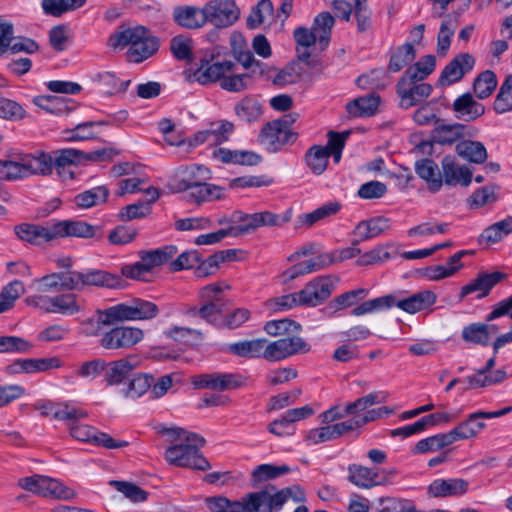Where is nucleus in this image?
Masks as SVG:
<instances>
[{"mask_svg": "<svg viewBox=\"0 0 512 512\" xmlns=\"http://www.w3.org/2000/svg\"><path fill=\"white\" fill-rule=\"evenodd\" d=\"M159 309L153 302L140 298L130 303H119L105 309H96L94 314L80 322V333L86 337H103L107 327L116 323L148 320L157 316Z\"/></svg>", "mask_w": 512, "mask_h": 512, "instance_id": "1", "label": "nucleus"}, {"mask_svg": "<svg viewBox=\"0 0 512 512\" xmlns=\"http://www.w3.org/2000/svg\"><path fill=\"white\" fill-rule=\"evenodd\" d=\"M264 492H250L240 500H230L218 495L205 499V505L210 512H265L262 508L266 504Z\"/></svg>", "mask_w": 512, "mask_h": 512, "instance_id": "2", "label": "nucleus"}, {"mask_svg": "<svg viewBox=\"0 0 512 512\" xmlns=\"http://www.w3.org/2000/svg\"><path fill=\"white\" fill-rule=\"evenodd\" d=\"M177 253V247L167 245L154 250L139 251L140 261L122 267L121 274L127 278L141 280L145 273L167 263Z\"/></svg>", "mask_w": 512, "mask_h": 512, "instance_id": "3", "label": "nucleus"}, {"mask_svg": "<svg viewBox=\"0 0 512 512\" xmlns=\"http://www.w3.org/2000/svg\"><path fill=\"white\" fill-rule=\"evenodd\" d=\"M144 339V331L138 327L118 325L107 327L98 345L107 351H125L133 348Z\"/></svg>", "mask_w": 512, "mask_h": 512, "instance_id": "4", "label": "nucleus"}, {"mask_svg": "<svg viewBox=\"0 0 512 512\" xmlns=\"http://www.w3.org/2000/svg\"><path fill=\"white\" fill-rule=\"evenodd\" d=\"M290 119H277L268 122L263 126L259 134V142L269 152H277L288 143H293L297 139V133L289 129V125L294 122Z\"/></svg>", "mask_w": 512, "mask_h": 512, "instance_id": "5", "label": "nucleus"}, {"mask_svg": "<svg viewBox=\"0 0 512 512\" xmlns=\"http://www.w3.org/2000/svg\"><path fill=\"white\" fill-rule=\"evenodd\" d=\"M19 486L29 492L42 497H51L62 500H69L75 496V492L57 481L44 475H33L19 480Z\"/></svg>", "mask_w": 512, "mask_h": 512, "instance_id": "6", "label": "nucleus"}, {"mask_svg": "<svg viewBox=\"0 0 512 512\" xmlns=\"http://www.w3.org/2000/svg\"><path fill=\"white\" fill-rule=\"evenodd\" d=\"M309 351L310 345L299 336L282 337L274 341L265 338L263 359L268 362H278Z\"/></svg>", "mask_w": 512, "mask_h": 512, "instance_id": "7", "label": "nucleus"}, {"mask_svg": "<svg viewBox=\"0 0 512 512\" xmlns=\"http://www.w3.org/2000/svg\"><path fill=\"white\" fill-rule=\"evenodd\" d=\"M338 281L339 278L331 275L318 276L309 281L299 291L301 305L315 307L322 304L330 297Z\"/></svg>", "mask_w": 512, "mask_h": 512, "instance_id": "8", "label": "nucleus"}, {"mask_svg": "<svg viewBox=\"0 0 512 512\" xmlns=\"http://www.w3.org/2000/svg\"><path fill=\"white\" fill-rule=\"evenodd\" d=\"M165 459L173 465L192 468L201 471L208 470L210 463L202 456L196 447L186 446L183 443L170 446L165 451Z\"/></svg>", "mask_w": 512, "mask_h": 512, "instance_id": "9", "label": "nucleus"}, {"mask_svg": "<svg viewBox=\"0 0 512 512\" xmlns=\"http://www.w3.org/2000/svg\"><path fill=\"white\" fill-rule=\"evenodd\" d=\"M207 22L218 28H226L234 24L240 11L233 0H210L203 6Z\"/></svg>", "mask_w": 512, "mask_h": 512, "instance_id": "10", "label": "nucleus"}, {"mask_svg": "<svg viewBox=\"0 0 512 512\" xmlns=\"http://www.w3.org/2000/svg\"><path fill=\"white\" fill-rule=\"evenodd\" d=\"M246 380L239 373L213 372L195 376L192 383L200 389L227 391L246 386Z\"/></svg>", "mask_w": 512, "mask_h": 512, "instance_id": "11", "label": "nucleus"}, {"mask_svg": "<svg viewBox=\"0 0 512 512\" xmlns=\"http://www.w3.org/2000/svg\"><path fill=\"white\" fill-rule=\"evenodd\" d=\"M432 90V86L428 83L416 84V82H410V78L402 76L396 86V93L400 98L399 106L402 109L416 106L428 98Z\"/></svg>", "mask_w": 512, "mask_h": 512, "instance_id": "12", "label": "nucleus"}, {"mask_svg": "<svg viewBox=\"0 0 512 512\" xmlns=\"http://www.w3.org/2000/svg\"><path fill=\"white\" fill-rule=\"evenodd\" d=\"M389 309L396 306L402 311L415 314L432 306L436 302V294L431 290H422L408 297L400 298L397 294H388Z\"/></svg>", "mask_w": 512, "mask_h": 512, "instance_id": "13", "label": "nucleus"}, {"mask_svg": "<svg viewBox=\"0 0 512 512\" xmlns=\"http://www.w3.org/2000/svg\"><path fill=\"white\" fill-rule=\"evenodd\" d=\"M61 366L62 361L56 356L48 358H25L16 359L11 364L7 365L5 372L9 375L21 373L32 374L58 369Z\"/></svg>", "mask_w": 512, "mask_h": 512, "instance_id": "14", "label": "nucleus"}, {"mask_svg": "<svg viewBox=\"0 0 512 512\" xmlns=\"http://www.w3.org/2000/svg\"><path fill=\"white\" fill-rule=\"evenodd\" d=\"M266 495V504L262 508L265 512H278L282 509L285 502L292 498L296 502L305 500V492L300 486L287 487L278 490L276 487L268 485L264 489L259 490Z\"/></svg>", "mask_w": 512, "mask_h": 512, "instance_id": "15", "label": "nucleus"}, {"mask_svg": "<svg viewBox=\"0 0 512 512\" xmlns=\"http://www.w3.org/2000/svg\"><path fill=\"white\" fill-rule=\"evenodd\" d=\"M139 366L136 355H128L118 360L106 363L104 381L107 386L120 385L129 379V376Z\"/></svg>", "mask_w": 512, "mask_h": 512, "instance_id": "16", "label": "nucleus"}, {"mask_svg": "<svg viewBox=\"0 0 512 512\" xmlns=\"http://www.w3.org/2000/svg\"><path fill=\"white\" fill-rule=\"evenodd\" d=\"M76 277L79 279L80 291H82L86 286L117 289L124 287L125 283L121 275L112 274L101 269L79 271V273L76 274Z\"/></svg>", "mask_w": 512, "mask_h": 512, "instance_id": "17", "label": "nucleus"}, {"mask_svg": "<svg viewBox=\"0 0 512 512\" xmlns=\"http://www.w3.org/2000/svg\"><path fill=\"white\" fill-rule=\"evenodd\" d=\"M474 64L475 59L471 54H458L442 70L438 80L439 84L451 85L460 81L466 73L473 69Z\"/></svg>", "mask_w": 512, "mask_h": 512, "instance_id": "18", "label": "nucleus"}, {"mask_svg": "<svg viewBox=\"0 0 512 512\" xmlns=\"http://www.w3.org/2000/svg\"><path fill=\"white\" fill-rule=\"evenodd\" d=\"M235 64L231 61L209 63L205 61L191 75L192 79L201 85L222 81L225 74L234 71Z\"/></svg>", "mask_w": 512, "mask_h": 512, "instance_id": "19", "label": "nucleus"}, {"mask_svg": "<svg viewBox=\"0 0 512 512\" xmlns=\"http://www.w3.org/2000/svg\"><path fill=\"white\" fill-rule=\"evenodd\" d=\"M14 233L19 240L34 246H40L43 243L55 239L53 224L51 226H43L32 223H21L14 226Z\"/></svg>", "mask_w": 512, "mask_h": 512, "instance_id": "20", "label": "nucleus"}, {"mask_svg": "<svg viewBox=\"0 0 512 512\" xmlns=\"http://www.w3.org/2000/svg\"><path fill=\"white\" fill-rule=\"evenodd\" d=\"M208 174V168L203 165L191 164L180 167L177 170V191L192 192L203 181H206L209 178Z\"/></svg>", "mask_w": 512, "mask_h": 512, "instance_id": "21", "label": "nucleus"}, {"mask_svg": "<svg viewBox=\"0 0 512 512\" xmlns=\"http://www.w3.org/2000/svg\"><path fill=\"white\" fill-rule=\"evenodd\" d=\"M469 482L462 478L435 479L427 488L434 498L459 497L467 493Z\"/></svg>", "mask_w": 512, "mask_h": 512, "instance_id": "22", "label": "nucleus"}, {"mask_svg": "<svg viewBox=\"0 0 512 512\" xmlns=\"http://www.w3.org/2000/svg\"><path fill=\"white\" fill-rule=\"evenodd\" d=\"M150 31L144 26H135L129 28L119 27L114 33L108 38V46L114 50L123 49L127 46L135 47L141 40H145V37Z\"/></svg>", "mask_w": 512, "mask_h": 512, "instance_id": "23", "label": "nucleus"}, {"mask_svg": "<svg viewBox=\"0 0 512 512\" xmlns=\"http://www.w3.org/2000/svg\"><path fill=\"white\" fill-rule=\"evenodd\" d=\"M97 227L82 220H62L53 224L54 237L93 238Z\"/></svg>", "mask_w": 512, "mask_h": 512, "instance_id": "24", "label": "nucleus"}, {"mask_svg": "<svg viewBox=\"0 0 512 512\" xmlns=\"http://www.w3.org/2000/svg\"><path fill=\"white\" fill-rule=\"evenodd\" d=\"M173 21L180 27L194 30L203 27L207 23V18L203 13V7L179 5L173 8Z\"/></svg>", "mask_w": 512, "mask_h": 512, "instance_id": "25", "label": "nucleus"}, {"mask_svg": "<svg viewBox=\"0 0 512 512\" xmlns=\"http://www.w3.org/2000/svg\"><path fill=\"white\" fill-rule=\"evenodd\" d=\"M506 278L507 274L499 271L492 273H479L474 280L462 287L460 298H464L476 291L481 292L478 298L486 297L495 285Z\"/></svg>", "mask_w": 512, "mask_h": 512, "instance_id": "26", "label": "nucleus"}, {"mask_svg": "<svg viewBox=\"0 0 512 512\" xmlns=\"http://www.w3.org/2000/svg\"><path fill=\"white\" fill-rule=\"evenodd\" d=\"M443 183L448 186L461 185L467 187L472 181V172L466 166H458L451 156L442 159Z\"/></svg>", "mask_w": 512, "mask_h": 512, "instance_id": "27", "label": "nucleus"}, {"mask_svg": "<svg viewBox=\"0 0 512 512\" xmlns=\"http://www.w3.org/2000/svg\"><path fill=\"white\" fill-rule=\"evenodd\" d=\"M146 195L149 197L146 201H138L123 207L119 213L120 220L131 221L149 215L151 213V204L158 200L160 193L158 189L150 187L146 190Z\"/></svg>", "mask_w": 512, "mask_h": 512, "instance_id": "28", "label": "nucleus"}, {"mask_svg": "<svg viewBox=\"0 0 512 512\" xmlns=\"http://www.w3.org/2000/svg\"><path fill=\"white\" fill-rule=\"evenodd\" d=\"M467 126L460 123L444 124L440 123L431 131L432 140L440 145H452L460 142L467 133Z\"/></svg>", "mask_w": 512, "mask_h": 512, "instance_id": "29", "label": "nucleus"}, {"mask_svg": "<svg viewBox=\"0 0 512 512\" xmlns=\"http://www.w3.org/2000/svg\"><path fill=\"white\" fill-rule=\"evenodd\" d=\"M452 107L456 112V117L465 121H473L485 112V107L475 101L470 93L459 96L453 102Z\"/></svg>", "mask_w": 512, "mask_h": 512, "instance_id": "30", "label": "nucleus"}, {"mask_svg": "<svg viewBox=\"0 0 512 512\" xmlns=\"http://www.w3.org/2000/svg\"><path fill=\"white\" fill-rule=\"evenodd\" d=\"M391 228L389 218L378 216L369 220L360 221L353 233L359 236L360 241L368 240L388 231Z\"/></svg>", "mask_w": 512, "mask_h": 512, "instance_id": "31", "label": "nucleus"}, {"mask_svg": "<svg viewBox=\"0 0 512 512\" xmlns=\"http://www.w3.org/2000/svg\"><path fill=\"white\" fill-rule=\"evenodd\" d=\"M417 175L425 180L431 192H437L443 185L442 176L438 165L429 158L421 159L415 163Z\"/></svg>", "mask_w": 512, "mask_h": 512, "instance_id": "32", "label": "nucleus"}, {"mask_svg": "<svg viewBox=\"0 0 512 512\" xmlns=\"http://www.w3.org/2000/svg\"><path fill=\"white\" fill-rule=\"evenodd\" d=\"M293 37L296 42L298 60L306 65H311L309 62V57H311L309 48L318 42L317 32H314L312 28L298 27L294 30Z\"/></svg>", "mask_w": 512, "mask_h": 512, "instance_id": "33", "label": "nucleus"}, {"mask_svg": "<svg viewBox=\"0 0 512 512\" xmlns=\"http://www.w3.org/2000/svg\"><path fill=\"white\" fill-rule=\"evenodd\" d=\"M43 416H52L54 419L63 421L75 419L77 417H88V412L68 404L48 402L41 406Z\"/></svg>", "mask_w": 512, "mask_h": 512, "instance_id": "34", "label": "nucleus"}, {"mask_svg": "<svg viewBox=\"0 0 512 512\" xmlns=\"http://www.w3.org/2000/svg\"><path fill=\"white\" fill-rule=\"evenodd\" d=\"M379 103L380 96L372 93L348 102L346 110L353 117H369L376 113Z\"/></svg>", "mask_w": 512, "mask_h": 512, "instance_id": "35", "label": "nucleus"}, {"mask_svg": "<svg viewBox=\"0 0 512 512\" xmlns=\"http://www.w3.org/2000/svg\"><path fill=\"white\" fill-rule=\"evenodd\" d=\"M109 125H112V121L110 120L86 121L76 125L72 129L64 130L63 134L65 135V140L69 142L97 139L98 137L94 132V128Z\"/></svg>", "mask_w": 512, "mask_h": 512, "instance_id": "36", "label": "nucleus"}, {"mask_svg": "<svg viewBox=\"0 0 512 512\" xmlns=\"http://www.w3.org/2000/svg\"><path fill=\"white\" fill-rule=\"evenodd\" d=\"M348 472V480L361 488H371L384 483L383 480H378L379 474L376 471L362 465L351 464L348 466Z\"/></svg>", "mask_w": 512, "mask_h": 512, "instance_id": "37", "label": "nucleus"}, {"mask_svg": "<svg viewBox=\"0 0 512 512\" xmlns=\"http://www.w3.org/2000/svg\"><path fill=\"white\" fill-rule=\"evenodd\" d=\"M225 189L221 186L203 181L192 192H188L187 201L201 205L204 202L221 200L225 197Z\"/></svg>", "mask_w": 512, "mask_h": 512, "instance_id": "38", "label": "nucleus"}, {"mask_svg": "<svg viewBox=\"0 0 512 512\" xmlns=\"http://www.w3.org/2000/svg\"><path fill=\"white\" fill-rule=\"evenodd\" d=\"M264 344L265 338L244 340L229 344L227 351L243 358H263Z\"/></svg>", "mask_w": 512, "mask_h": 512, "instance_id": "39", "label": "nucleus"}, {"mask_svg": "<svg viewBox=\"0 0 512 512\" xmlns=\"http://www.w3.org/2000/svg\"><path fill=\"white\" fill-rule=\"evenodd\" d=\"M53 157L45 152L38 151L24 160L26 173L35 175H50L53 170Z\"/></svg>", "mask_w": 512, "mask_h": 512, "instance_id": "40", "label": "nucleus"}, {"mask_svg": "<svg viewBox=\"0 0 512 512\" xmlns=\"http://www.w3.org/2000/svg\"><path fill=\"white\" fill-rule=\"evenodd\" d=\"M456 153L465 160L481 164L487 159L485 146L478 141L463 140L457 143Z\"/></svg>", "mask_w": 512, "mask_h": 512, "instance_id": "41", "label": "nucleus"}, {"mask_svg": "<svg viewBox=\"0 0 512 512\" xmlns=\"http://www.w3.org/2000/svg\"><path fill=\"white\" fill-rule=\"evenodd\" d=\"M223 312V305L218 302H204L200 307H189L184 311V315L189 318H200L208 324H216L218 315Z\"/></svg>", "mask_w": 512, "mask_h": 512, "instance_id": "42", "label": "nucleus"}, {"mask_svg": "<svg viewBox=\"0 0 512 512\" xmlns=\"http://www.w3.org/2000/svg\"><path fill=\"white\" fill-rule=\"evenodd\" d=\"M329 157L330 152L328 148L314 145L307 150L304 160L314 174L321 175L327 168Z\"/></svg>", "mask_w": 512, "mask_h": 512, "instance_id": "43", "label": "nucleus"}, {"mask_svg": "<svg viewBox=\"0 0 512 512\" xmlns=\"http://www.w3.org/2000/svg\"><path fill=\"white\" fill-rule=\"evenodd\" d=\"M159 48V39L150 33L137 46L129 47L127 55L130 61L140 63L151 57Z\"/></svg>", "mask_w": 512, "mask_h": 512, "instance_id": "44", "label": "nucleus"}, {"mask_svg": "<svg viewBox=\"0 0 512 512\" xmlns=\"http://www.w3.org/2000/svg\"><path fill=\"white\" fill-rule=\"evenodd\" d=\"M108 196L109 189L106 186H97L77 194L74 202L79 208L88 209L105 203Z\"/></svg>", "mask_w": 512, "mask_h": 512, "instance_id": "45", "label": "nucleus"}, {"mask_svg": "<svg viewBox=\"0 0 512 512\" xmlns=\"http://www.w3.org/2000/svg\"><path fill=\"white\" fill-rule=\"evenodd\" d=\"M335 20L329 12L318 14L313 22L312 30L318 34V44L321 50H325L330 42L331 30Z\"/></svg>", "mask_w": 512, "mask_h": 512, "instance_id": "46", "label": "nucleus"}, {"mask_svg": "<svg viewBox=\"0 0 512 512\" xmlns=\"http://www.w3.org/2000/svg\"><path fill=\"white\" fill-rule=\"evenodd\" d=\"M341 209L339 202H328L318 207L310 213L301 214L298 216V222L307 227L313 226L315 223L322 221L330 216L337 214Z\"/></svg>", "mask_w": 512, "mask_h": 512, "instance_id": "47", "label": "nucleus"}, {"mask_svg": "<svg viewBox=\"0 0 512 512\" xmlns=\"http://www.w3.org/2000/svg\"><path fill=\"white\" fill-rule=\"evenodd\" d=\"M54 155V166L62 177H65L64 173L67 166L84 163V151L79 149H60L54 151Z\"/></svg>", "mask_w": 512, "mask_h": 512, "instance_id": "48", "label": "nucleus"}, {"mask_svg": "<svg viewBox=\"0 0 512 512\" xmlns=\"http://www.w3.org/2000/svg\"><path fill=\"white\" fill-rule=\"evenodd\" d=\"M436 67V57L425 55L414 65L407 68L403 76L410 78V82L422 81L428 77Z\"/></svg>", "mask_w": 512, "mask_h": 512, "instance_id": "49", "label": "nucleus"}, {"mask_svg": "<svg viewBox=\"0 0 512 512\" xmlns=\"http://www.w3.org/2000/svg\"><path fill=\"white\" fill-rule=\"evenodd\" d=\"M234 112L241 120L251 123L260 118L262 106L257 99L247 96L235 104Z\"/></svg>", "mask_w": 512, "mask_h": 512, "instance_id": "50", "label": "nucleus"}, {"mask_svg": "<svg viewBox=\"0 0 512 512\" xmlns=\"http://www.w3.org/2000/svg\"><path fill=\"white\" fill-rule=\"evenodd\" d=\"M82 310L75 294H60L51 297V313L74 315Z\"/></svg>", "mask_w": 512, "mask_h": 512, "instance_id": "51", "label": "nucleus"}, {"mask_svg": "<svg viewBox=\"0 0 512 512\" xmlns=\"http://www.w3.org/2000/svg\"><path fill=\"white\" fill-rule=\"evenodd\" d=\"M416 57V51L411 43H405L399 46L390 56L388 70L396 73L403 69L408 63Z\"/></svg>", "mask_w": 512, "mask_h": 512, "instance_id": "52", "label": "nucleus"}, {"mask_svg": "<svg viewBox=\"0 0 512 512\" xmlns=\"http://www.w3.org/2000/svg\"><path fill=\"white\" fill-rule=\"evenodd\" d=\"M511 233L512 216H507L505 219L488 226L481 234V238L485 239L487 244H495Z\"/></svg>", "mask_w": 512, "mask_h": 512, "instance_id": "53", "label": "nucleus"}, {"mask_svg": "<svg viewBox=\"0 0 512 512\" xmlns=\"http://www.w3.org/2000/svg\"><path fill=\"white\" fill-rule=\"evenodd\" d=\"M497 87V78L493 71L486 70L480 73L473 82V90L477 98L489 97Z\"/></svg>", "mask_w": 512, "mask_h": 512, "instance_id": "54", "label": "nucleus"}, {"mask_svg": "<svg viewBox=\"0 0 512 512\" xmlns=\"http://www.w3.org/2000/svg\"><path fill=\"white\" fill-rule=\"evenodd\" d=\"M25 292L24 285L19 280H14L4 286L0 292V314L14 306L15 301Z\"/></svg>", "mask_w": 512, "mask_h": 512, "instance_id": "55", "label": "nucleus"}, {"mask_svg": "<svg viewBox=\"0 0 512 512\" xmlns=\"http://www.w3.org/2000/svg\"><path fill=\"white\" fill-rule=\"evenodd\" d=\"M87 417H77L71 420H66L65 425L69 429L70 435L78 441L91 444L96 428L86 424H80L81 420Z\"/></svg>", "mask_w": 512, "mask_h": 512, "instance_id": "56", "label": "nucleus"}, {"mask_svg": "<svg viewBox=\"0 0 512 512\" xmlns=\"http://www.w3.org/2000/svg\"><path fill=\"white\" fill-rule=\"evenodd\" d=\"M34 345L18 336L0 335V353H29Z\"/></svg>", "mask_w": 512, "mask_h": 512, "instance_id": "57", "label": "nucleus"}, {"mask_svg": "<svg viewBox=\"0 0 512 512\" xmlns=\"http://www.w3.org/2000/svg\"><path fill=\"white\" fill-rule=\"evenodd\" d=\"M494 109L499 114L512 110V74L508 75L501 84L494 101Z\"/></svg>", "mask_w": 512, "mask_h": 512, "instance_id": "58", "label": "nucleus"}, {"mask_svg": "<svg viewBox=\"0 0 512 512\" xmlns=\"http://www.w3.org/2000/svg\"><path fill=\"white\" fill-rule=\"evenodd\" d=\"M94 81L98 82L107 94L115 92H124L130 84V80L120 82L116 75L112 72L104 71L95 75Z\"/></svg>", "mask_w": 512, "mask_h": 512, "instance_id": "59", "label": "nucleus"}, {"mask_svg": "<svg viewBox=\"0 0 512 512\" xmlns=\"http://www.w3.org/2000/svg\"><path fill=\"white\" fill-rule=\"evenodd\" d=\"M109 484L132 502L137 503L147 500L148 492L132 482L111 480Z\"/></svg>", "mask_w": 512, "mask_h": 512, "instance_id": "60", "label": "nucleus"}, {"mask_svg": "<svg viewBox=\"0 0 512 512\" xmlns=\"http://www.w3.org/2000/svg\"><path fill=\"white\" fill-rule=\"evenodd\" d=\"M211 144H222L229 140L234 131V124L227 120L212 122L208 128Z\"/></svg>", "mask_w": 512, "mask_h": 512, "instance_id": "61", "label": "nucleus"}, {"mask_svg": "<svg viewBox=\"0 0 512 512\" xmlns=\"http://www.w3.org/2000/svg\"><path fill=\"white\" fill-rule=\"evenodd\" d=\"M273 11L274 7L270 0H260L246 20L247 27L249 29L257 28L264 22L265 14L271 15Z\"/></svg>", "mask_w": 512, "mask_h": 512, "instance_id": "62", "label": "nucleus"}, {"mask_svg": "<svg viewBox=\"0 0 512 512\" xmlns=\"http://www.w3.org/2000/svg\"><path fill=\"white\" fill-rule=\"evenodd\" d=\"M302 77V69L295 62L287 65L277 72L273 78V84L277 86H285L298 82Z\"/></svg>", "mask_w": 512, "mask_h": 512, "instance_id": "63", "label": "nucleus"}, {"mask_svg": "<svg viewBox=\"0 0 512 512\" xmlns=\"http://www.w3.org/2000/svg\"><path fill=\"white\" fill-rule=\"evenodd\" d=\"M153 377L147 374L138 373L129 380L126 395L129 397H139L143 395L151 386Z\"/></svg>", "mask_w": 512, "mask_h": 512, "instance_id": "64", "label": "nucleus"}]
</instances>
